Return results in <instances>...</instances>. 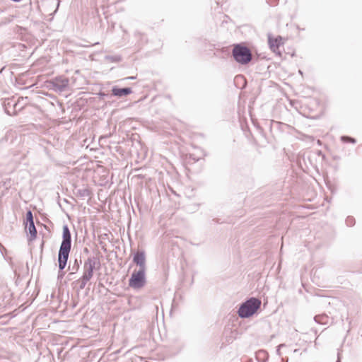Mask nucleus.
<instances>
[{
    "mask_svg": "<svg viewBox=\"0 0 362 362\" xmlns=\"http://www.w3.org/2000/svg\"><path fill=\"white\" fill-rule=\"evenodd\" d=\"M62 238L58 254L59 268L61 270L66 265L71 245V233L67 225L63 226Z\"/></svg>",
    "mask_w": 362,
    "mask_h": 362,
    "instance_id": "obj_1",
    "label": "nucleus"
},
{
    "mask_svg": "<svg viewBox=\"0 0 362 362\" xmlns=\"http://www.w3.org/2000/svg\"><path fill=\"white\" fill-rule=\"evenodd\" d=\"M261 300L256 298H250L241 304L238 309V315L241 318H247L252 316L259 308Z\"/></svg>",
    "mask_w": 362,
    "mask_h": 362,
    "instance_id": "obj_2",
    "label": "nucleus"
},
{
    "mask_svg": "<svg viewBox=\"0 0 362 362\" xmlns=\"http://www.w3.org/2000/svg\"><path fill=\"white\" fill-rule=\"evenodd\" d=\"M233 56L235 60L241 64H246L252 59V54L250 50L240 45H237L233 49Z\"/></svg>",
    "mask_w": 362,
    "mask_h": 362,
    "instance_id": "obj_3",
    "label": "nucleus"
},
{
    "mask_svg": "<svg viewBox=\"0 0 362 362\" xmlns=\"http://www.w3.org/2000/svg\"><path fill=\"white\" fill-rule=\"evenodd\" d=\"M146 284V270L134 271L129 280V286L133 288H141Z\"/></svg>",
    "mask_w": 362,
    "mask_h": 362,
    "instance_id": "obj_4",
    "label": "nucleus"
},
{
    "mask_svg": "<svg viewBox=\"0 0 362 362\" xmlns=\"http://www.w3.org/2000/svg\"><path fill=\"white\" fill-rule=\"evenodd\" d=\"M96 260L93 257H89L84 263V272L83 276H85V280H90L93 275V270L95 267Z\"/></svg>",
    "mask_w": 362,
    "mask_h": 362,
    "instance_id": "obj_5",
    "label": "nucleus"
},
{
    "mask_svg": "<svg viewBox=\"0 0 362 362\" xmlns=\"http://www.w3.org/2000/svg\"><path fill=\"white\" fill-rule=\"evenodd\" d=\"M26 226H25V230L28 231L30 235V240H34L37 236V230L35 228L34 221H33V214L31 211H28L26 214Z\"/></svg>",
    "mask_w": 362,
    "mask_h": 362,
    "instance_id": "obj_6",
    "label": "nucleus"
},
{
    "mask_svg": "<svg viewBox=\"0 0 362 362\" xmlns=\"http://www.w3.org/2000/svg\"><path fill=\"white\" fill-rule=\"evenodd\" d=\"M52 84L56 91L63 92L68 88L69 80L65 77H57L52 81Z\"/></svg>",
    "mask_w": 362,
    "mask_h": 362,
    "instance_id": "obj_7",
    "label": "nucleus"
},
{
    "mask_svg": "<svg viewBox=\"0 0 362 362\" xmlns=\"http://www.w3.org/2000/svg\"><path fill=\"white\" fill-rule=\"evenodd\" d=\"M133 262L139 267V269H143L146 270V255L144 251H139L135 253Z\"/></svg>",
    "mask_w": 362,
    "mask_h": 362,
    "instance_id": "obj_8",
    "label": "nucleus"
},
{
    "mask_svg": "<svg viewBox=\"0 0 362 362\" xmlns=\"http://www.w3.org/2000/svg\"><path fill=\"white\" fill-rule=\"evenodd\" d=\"M281 37H278L276 38L272 37L269 35L268 36V42L270 49L275 53L280 54L279 46L281 45Z\"/></svg>",
    "mask_w": 362,
    "mask_h": 362,
    "instance_id": "obj_9",
    "label": "nucleus"
},
{
    "mask_svg": "<svg viewBox=\"0 0 362 362\" xmlns=\"http://www.w3.org/2000/svg\"><path fill=\"white\" fill-rule=\"evenodd\" d=\"M112 92L113 95L120 98L132 93V90L130 88H119L117 87H113Z\"/></svg>",
    "mask_w": 362,
    "mask_h": 362,
    "instance_id": "obj_10",
    "label": "nucleus"
},
{
    "mask_svg": "<svg viewBox=\"0 0 362 362\" xmlns=\"http://www.w3.org/2000/svg\"><path fill=\"white\" fill-rule=\"evenodd\" d=\"M341 140L344 143H347V142H350V143H352V144H355L356 143L355 139L349 137V136H342L341 137Z\"/></svg>",
    "mask_w": 362,
    "mask_h": 362,
    "instance_id": "obj_11",
    "label": "nucleus"
},
{
    "mask_svg": "<svg viewBox=\"0 0 362 362\" xmlns=\"http://www.w3.org/2000/svg\"><path fill=\"white\" fill-rule=\"evenodd\" d=\"M89 280H85V276H83L81 277V285H80V288H83L87 284V282Z\"/></svg>",
    "mask_w": 362,
    "mask_h": 362,
    "instance_id": "obj_12",
    "label": "nucleus"
},
{
    "mask_svg": "<svg viewBox=\"0 0 362 362\" xmlns=\"http://www.w3.org/2000/svg\"><path fill=\"white\" fill-rule=\"evenodd\" d=\"M354 218H351V217H348V218H346V222L347 225H349V226H352V225L354 224Z\"/></svg>",
    "mask_w": 362,
    "mask_h": 362,
    "instance_id": "obj_13",
    "label": "nucleus"
},
{
    "mask_svg": "<svg viewBox=\"0 0 362 362\" xmlns=\"http://www.w3.org/2000/svg\"><path fill=\"white\" fill-rule=\"evenodd\" d=\"M278 0H269V4L271 5H275L277 3Z\"/></svg>",
    "mask_w": 362,
    "mask_h": 362,
    "instance_id": "obj_14",
    "label": "nucleus"
},
{
    "mask_svg": "<svg viewBox=\"0 0 362 362\" xmlns=\"http://www.w3.org/2000/svg\"><path fill=\"white\" fill-rule=\"evenodd\" d=\"M250 115L251 120H252V121H253V120H254V119H253V117H252V115Z\"/></svg>",
    "mask_w": 362,
    "mask_h": 362,
    "instance_id": "obj_15",
    "label": "nucleus"
},
{
    "mask_svg": "<svg viewBox=\"0 0 362 362\" xmlns=\"http://www.w3.org/2000/svg\"><path fill=\"white\" fill-rule=\"evenodd\" d=\"M239 78H242V76H237V77H236V79H237V80H238V79H239Z\"/></svg>",
    "mask_w": 362,
    "mask_h": 362,
    "instance_id": "obj_16",
    "label": "nucleus"
},
{
    "mask_svg": "<svg viewBox=\"0 0 362 362\" xmlns=\"http://www.w3.org/2000/svg\"><path fill=\"white\" fill-rule=\"evenodd\" d=\"M317 144H320V140L317 141Z\"/></svg>",
    "mask_w": 362,
    "mask_h": 362,
    "instance_id": "obj_17",
    "label": "nucleus"
}]
</instances>
